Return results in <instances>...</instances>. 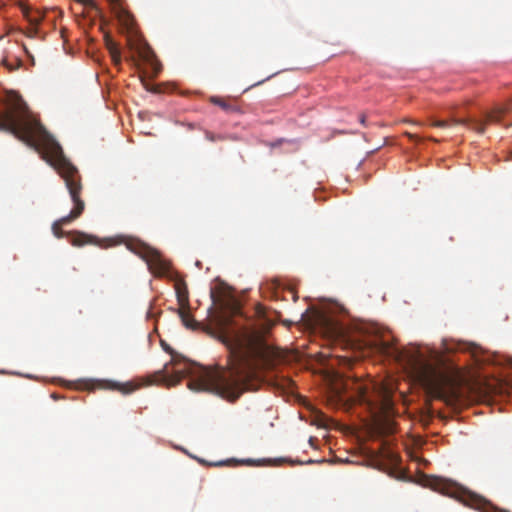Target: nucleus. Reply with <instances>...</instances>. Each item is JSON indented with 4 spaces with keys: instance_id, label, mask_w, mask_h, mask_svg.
I'll list each match as a JSON object with an SVG mask.
<instances>
[{
    "instance_id": "f257e3e1",
    "label": "nucleus",
    "mask_w": 512,
    "mask_h": 512,
    "mask_svg": "<svg viewBox=\"0 0 512 512\" xmlns=\"http://www.w3.org/2000/svg\"><path fill=\"white\" fill-rule=\"evenodd\" d=\"M267 329L251 321L236 328H221L219 339L228 348V367H205L191 362L164 347L171 354L159 376L167 386H176L186 376L190 390L214 393L230 402L236 401L245 391L255 390L259 371L272 366L273 348L266 342Z\"/></svg>"
},
{
    "instance_id": "f03ea898",
    "label": "nucleus",
    "mask_w": 512,
    "mask_h": 512,
    "mask_svg": "<svg viewBox=\"0 0 512 512\" xmlns=\"http://www.w3.org/2000/svg\"><path fill=\"white\" fill-rule=\"evenodd\" d=\"M373 346L376 352L393 355L410 369L430 397L442 400L448 405L459 401L460 392L456 380L425 360L419 351L398 350L386 341H376Z\"/></svg>"
},
{
    "instance_id": "7ed1b4c3",
    "label": "nucleus",
    "mask_w": 512,
    "mask_h": 512,
    "mask_svg": "<svg viewBox=\"0 0 512 512\" xmlns=\"http://www.w3.org/2000/svg\"><path fill=\"white\" fill-rule=\"evenodd\" d=\"M14 109L19 116L13 112L0 113V131L12 134L41 157L59 144L37 119L28 114L27 104L20 96H16Z\"/></svg>"
},
{
    "instance_id": "20e7f679",
    "label": "nucleus",
    "mask_w": 512,
    "mask_h": 512,
    "mask_svg": "<svg viewBox=\"0 0 512 512\" xmlns=\"http://www.w3.org/2000/svg\"><path fill=\"white\" fill-rule=\"evenodd\" d=\"M52 166L65 181L71 200L74 204L71 212L52 224V232L55 237L62 238L66 233L62 227L79 218L85 209V202L81 199L82 192L81 176L78 169L65 157L62 147H56L41 157Z\"/></svg>"
},
{
    "instance_id": "39448f33",
    "label": "nucleus",
    "mask_w": 512,
    "mask_h": 512,
    "mask_svg": "<svg viewBox=\"0 0 512 512\" xmlns=\"http://www.w3.org/2000/svg\"><path fill=\"white\" fill-rule=\"evenodd\" d=\"M459 107L460 104L458 103H452L445 106V109H447L449 112V119L451 123L456 125H465L478 134H484L487 124L500 123L505 115L512 113V98L507 103L495 106L490 111L485 112L483 120L474 118H459Z\"/></svg>"
},
{
    "instance_id": "423d86ee",
    "label": "nucleus",
    "mask_w": 512,
    "mask_h": 512,
    "mask_svg": "<svg viewBox=\"0 0 512 512\" xmlns=\"http://www.w3.org/2000/svg\"><path fill=\"white\" fill-rule=\"evenodd\" d=\"M368 385H360L358 387V396L359 400L367 403L371 408H377L381 412H388L392 407V399L390 391L381 386L379 391V399L372 400L368 394L369 391Z\"/></svg>"
},
{
    "instance_id": "0eeeda50",
    "label": "nucleus",
    "mask_w": 512,
    "mask_h": 512,
    "mask_svg": "<svg viewBox=\"0 0 512 512\" xmlns=\"http://www.w3.org/2000/svg\"><path fill=\"white\" fill-rule=\"evenodd\" d=\"M209 102L214 105L219 106L226 113H238V114L242 113L241 108L236 104V102L229 98H223V97H219V96H211L209 98Z\"/></svg>"
},
{
    "instance_id": "6e6552de",
    "label": "nucleus",
    "mask_w": 512,
    "mask_h": 512,
    "mask_svg": "<svg viewBox=\"0 0 512 512\" xmlns=\"http://www.w3.org/2000/svg\"><path fill=\"white\" fill-rule=\"evenodd\" d=\"M149 268L158 276L166 274L170 268L169 263L162 259L160 255L154 254L148 261Z\"/></svg>"
},
{
    "instance_id": "1a4fd4ad",
    "label": "nucleus",
    "mask_w": 512,
    "mask_h": 512,
    "mask_svg": "<svg viewBox=\"0 0 512 512\" xmlns=\"http://www.w3.org/2000/svg\"><path fill=\"white\" fill-rule=\"evenodd\" d=\"M123 0H108L115 15L127 27L131 24V15L124 9L122 5Z\"/></svg>"
},
{
    "instance_id": "9d476101",
    "label": "nucleus",
    "mask_w": 512,
    "mask_h": 512,
    "mask_svg": "<svg viewBox=\"0 0 512 512\" xmlns=\"http://www.w3.org/2000/svg\"><path fill=\"white\" fill-rule=\"evenodd\" d=\"M104 387L112 389V390H118L123 394H130L133 391H135L139 386L132 382H127L125 384H121V383H117V382L107 381Z\"/></svg>"
},
{
    "instance_id": "9b49d317",
    "label": "nucleus",
    "mask_w": 512,
    "mask_h": 512,
    "mask_svg": "<svg viewBox=\"0 0 512 512\" xmlns=\"http://www.w3.org/2000/svg\"><path fill=\"white\" fill-rule=\"evenodd\" d=\"M106 47L109 50L115 64H119L121 62L120 49L110 37H106Z\"/></svg>"
},
{
    "instance_id": "f8f14e48",
    "label": "nucleus",
    "mask_w": 512,
    "mask_h": 512,
    "mask_svg": "<svg viewBox=\"0 0 512 512\" xmlns=\"http://www.w3.org/2000/svg\"><path fill=\"white\" fill-rule=\"evenodd\" d=\"M93 243V239L91 236L86 235L82 232H76L75 236L71 240V244L73 246H83L85 244Z\"/></svg>"
},
{
    "instance_id": "ddd939ff",
    "label": "nucleus",
    "mask_w": 512,
    "mask_h": 512,
    "mask_svg": "<svg viewBox=\"0 0 512 512\" xmlns=\"http://www.w3.org/2000/svg\"><path fill=\"white\" fill-rule=\"evenodd\" d=\"M177 299L181 306L188 305V291L185 285H176Z\"/></svg>"
},
{
    "instance_id": "4468645a",
    "label": "nucleus",
    "mask_w": 512,
    "mask_h": 512,
    "mask_svg": "<svg viewBox=\"0 0 512 512\" xmlns=\"http://www.w3.org/2000/svg\"><path fill=\"white\" fill-rule=\"evenodd\" d=\"M179 316L182 320V323L187 327V328H195L196 326V321L193 319V317L191 316V314L184 310V309H180L179 310Z\"/></svg>"
},
{
    "instance_id": "2eb2a0df",
    "label": "nucleus",
    "mask_w": 512,
    "mask_h": 512,
    "mask_svg": "<svg viewBox=\"0 0 512 512\" xmlns=\"http://www.w3.org/2000/svg\"><path fill=\"white\" fill-rule=\"evenodd\" d=\"M201 464L206 466H214V467H221V466H231V465H237L239 462L234 459H228L223 461H217V462H207L203 459L198 460Z\"/></svg>"
},
{
    "instance_id": "dca6fc26",
    "label": "nucleus",
    "mask_w": 512,
    "mask_h": 512,
    "mask_svg": "<svg viewBox=\"0 0 512 512\" xmlns=\"http://www.w3.org/2000/svg\"><path fill=\"white\" fill-rule=\"evenodd\" d=\"M449 121H450V119L449 120H432L430 124L433 127L445 128L448 126Z\"/></svg>"
},
{
    "instance_id": "f3484780",
    "label": "nucleus",
    "mask_w": 512,
    "mask_h": 512,
    "mask_svg": "<svg viewBox=\"0 0 512 512\" xmlns=\"http://www.w3.org/2000/svg\"><path fill=\"white\" fill-rule=\"evenodd\" d=\"M205 137L207 140L211 141V142H215L217 140H223L224 138L221 136V135H216L210 131H206L205 132Z\"/></svg>"
},
{
    "instance_id": "a211bd4d",
    "label": "nucleus",
    "mask_w": 512,
    "mask_h": 512,
    "mask_svg": "<svg viewBox=\"0 0 512 512\" xmlns=\"http://www.w3.org/2000/svg\"><path fill=\"white\" fill-rule=\"evenodd\" d=\"M405 136H407L410 140L414 141V142H421L422 141V138L419 137L418 135L416 134H412V133H409V132H405Z\"/></svg>"
},
{
    "instance_id": "6ab92c4d",
    "label": "nucleus",
    "mask_w": 512,
    "mask_h": 512,
    "mask_svg": "<svg viewBox=\"0 0 512 512\" xmlns=\"http://www.w3.org/2000/svg\"><path fill=\"white\" fill-rule=\"evenodd\" d=\"M76 1L85 6L96 8V4H95L94 0H76Z\"/></svg>"
},
{
    "instance_id": "aec40b11",
    "label": "nucleus",
    "mask_w": 512,
    "mask_h": 512,
    "mask_svg": "<svg viewBox=\"0 0 512 512\" xmlns=\"http://www.w3.org/2000/svg\"><path fill=\"white\" fill-rule=\"evenodd\" d=\"M442 486L443 487L441 488V492L449 494L450 492L448 490L450 485L448 483H443Z\"/></svg>"
},
{
    "instance_id": "412c9836",
    "label": "nucleus",
    "mask_w": 512,
    "mask_h": 512,
    "mask_svg": "<svg viewBox=\"0 0 512 512\" xmlns=\"http://www.w3.org/2000/svg\"><path fill=\"white\" fill-rule=\"evenodd\" d=\"M359 121L363 126H366V116L364 114L360 115Z\"/></svg>"
},
{
    "instance_id": "4be33fe9",
    "label": "nucleus",
    "mask_w": 512,
    "mask_h": 512,
    "mask_svg": "<svg viewBox=\"0 0 512 512\" xmlns=\"http://www.w3.org/2000/svg\"><path fill=\"white\" fill-rule=\"evenodd\" d=\"M341 360L344 362L345 365H348V366L351 363L350 359H348L347 357H343Z\"/></svg>"
},
{
    "instance_id": "5701e85b",
    "label": "nucleus",
    "mask_w": 512,
    "mask_h": 512,
    "mask_svg": "<svg viewBox=\"0 0 512 512\" xmlns=\"http://www.w3.org/2000/svg\"><path fill=\"white\" fill-rule=\"evenodd\" d=\"M337 397L339 398L340 401H344V398L340 392H337Z\"/></svg>"
},
{
    "instance_id": "b1692460",
    "label": "nucleus",
    "mask_w": 512,
    "mask_h": 512,
    "mask_svg": "<svg viewBox=\"0 0 512 512\" xmlns=\"http://www.w3.org/2000/svg\"><path fill=\"white\" fill-rule=\"evenodd\" d=\"M29 20H30V22H33V23H35V24H38V23H39V21H40L39 19H35V20H33V19H30V18H29Z\"/></svg>"
},
{
    "instance_id": "393cba45",
    "label": "nucleus",
    "mask_w": 512,
    "mask_h": 512,
    "mask_svg": "<svg viewBox=\"0 0 512 512\" xmlns=\"http://www.w3.org/2000/svg\"><path fill=\"white\" fill-rule=\"evenodd\" d=\"M23 13L25 14V16H26V17H28V18H29V16H28V9H27V8H25V9L23 10Z\"/></svg>"
},
{
    "instance_id": "a878e982",
    "label": "nucleus",
    "mask_w": 512,
    "mask_h": 512,
    "mask_svg": "<svg viewBox=\"0 0 512 512\" xmlns=\"http://www.w3.org/2000/svg\"><path fill=\"white\" fill-rule=\"evenodd\" d=\"M469 103H470V101H469V100H465V101L463 102V105H468Z\"/></svg>"
},
{
    "instance_id": "bb28decb",
    "label": "nucleus",
    "mask_w": 512,
    "mask_h": 512,
    "mask_svg": "<svg viewBox=\"0 0 512 512\" xmlns=\"http://www.w3.org/2000/svg\"><path fill=\"white\" fill-rule=\"evenodd\" d=\"M429 140L434 141V142H438V140H437V139L432 138V137H429Z\"/></svg>"
},
{
    "instance_id": "cd10ccee",
    "label": "nucleus",
    "mask_w": 512,
    "mask_h": 512,
    "mask_svg": "<svg viewBox=\"0 0 512 512\" xmlns=\"http://www.w3.org/2000/svg\"><path fill=\"white\" fill-rule=\"evenodd\" d=\"M245 462H246L247 464H252V463H253V461H252V460H247V461H245Z\"/></svg>"
}]
</instances>
